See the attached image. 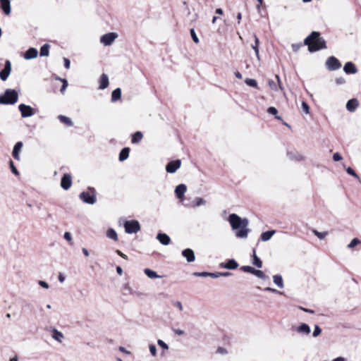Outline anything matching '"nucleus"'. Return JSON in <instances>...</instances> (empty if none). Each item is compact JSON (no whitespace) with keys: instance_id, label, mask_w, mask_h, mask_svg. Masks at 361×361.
Instances as JSON below:
<instances>
[{"instance_id":"11","label":"nucleus","mask_w":361,"mask_h":361,"mask_svg":"<svg viewBox=\"0 0 361 361\" xmlns=\"http://www.w3.org/2000/svg\"><path fill=\"white\" fill-rule=\"evenodd\" d=\"M11 72V63L10 61L6 60L5 62V66L3 70L0 71V78L5 81L8 78L10 73Z\"/></svg>"},{"instance_id":"5","label":"nucleus","mask_w":361,"mask_h":361,"mask_svg":"<svg viewBox=\"0 0 361 361\" xmlns=\"http://www.w3.org/2000/svg\"><path fill=\"white\" fill-rule=\"evenodd\" d=\"M124 228L127 233H136L140 230V225L136 220L126 221L124 223Z\"/></svg>"},{"instance_id":"58","label":"nucleus","mask_w":361,"mask_h":361,"mask_svg":"<svg viewBox=\"0 0 361 361\" xmlns=\"http://www.w3.org/2000/svg\"><path fill=\"white\" fill-rule=\"evenodd\" d=\"M63 62H64L65 68L68 69L70 68V66H71L70 60L68 59H67V58H64L63 59Z\"/></svg>"},{"instance_id":"12","label":"nucleus","mask_w":361,"mask_h":361,"mask_svg":"<svg viewBox=\"0 0 361 361\" xmlns=\"http://www.w3.org/2000/svg\"><path fill=\"white\" fill-rule=\"evenodd\" d=\"M276 81H274L273 80H269V87L275 92H277L279 90H281V91H283V87L281 85L280 78L278 75H276Z\"/></svg>"},{"instance_id":"4","label":"nucleus","mask_w":361,"mask_h":361,"mask_svg":"<svg viewBox=\"0 0 361 361\" xmlns=\"http://www.w3.org/2000/svg\"><path fill=\"white\" fill-rule=\"evenodd\" d=\"M80 199L85 204H94L97 201L96 190L94 188H88L87 191L79 195Z\"/></svg>"},{"instance_id":"8","label":"nucleus","mask_w":361,"mask_h":361,"mask_svg":"<svg viewBox=\"0 0 361 361\" xmlns=\"http://www.w3.org/2000/svg\"><path fill=\"white\" fill-rule=\"evenodd\" d=\"M117 37V33L114 32H109L102 36L100 38V42L104 45H110Z\"/></svg>"},{"instance_id":"44","label":"nucleus","mask_w":361,"mask_h":361,"mask_svg":"<svg viewBox=\"0 0 361 361\" xmlns=\"http://www.w3.org/2000/svg\"><path fill=\"white\" fill-rule=\"evenodd\" d=\"M149 350L151 355L154 357L157 355V347L154 344H150L149 345Z\"/></svg>"},{"instance_id":"38","label":"nucleus","mask_w":361,"mask_h":361,"mask_svg":"<svg viewBox=\"0 0 361 361\" xmlns=\"http://www.w3.org/2000/svg\"><path fill=\"white\" fill-rule=\"evenodd\" d=\"M267 112L269 114H271V115H274L276 118L278 119V120H281V117L279 116H277V114H278V111L277 109L274 107V106H271V107H269L268 109H267Z\"/></svg>"},{"instance_id":"25","label":"nucleus","mask_w":361,"mask_h":361,"mask_svg":"<svg viewBox=\"0 0 361 361\" xmlns=\"http://www.w3.org/2000/svg\"><path fill=\"white\" fill-rule=\"evenodd\" d=\"M22 147H23V143L21 142H18L13 147L12 154H13V157H14V159H16V160L20 159L19 153L21 151Z\"/></svg>"},{"instance_id":"35","label":"nucleus","mask_w":361,"mask_h":361,"mask_svg":"<svg viewBox=\"0 0 361 361\" xmlns=\"http://www.w3.org/2000/svg\"><path fill=\"white\" fill-rule=\"evenodd\" d=\"M58 118L61 122L65 123L67 126H73V122H72L71 119L67 116H65L63 115H59L58 116Z\"/></svg>"},{"instance_id":"42","label":"nucleus","mask_w":361,"mask_h":361,"mask_svg":"<svg viewBox=\"0 0 361 361\" xmlns=\"http://www.w3.org/2000/svg\"><path fill=\"white\" fill-rule=\"evenodd\" d=\"M49 47H41L40 49V56H49Z\"/></svg>"},{"instance_id":"43","label":"nucleus","mask_w":361,"mask_h":361,"mask_svg":"<svg viewBox=\"0 0 361 361\" xmlns=\"http://www.w3.org/2000/svg\"><path fill=\"white\" fill-rule=\"evenodd\" d=\"M59 80H61L62 82H63V85H62V87L60 90V92L63 94L67 86H68V81L66 80V79H63V78H58Z\"/></svg>"},{"instance_id":"49","label":"nucleus","mask_w":361,"mask_h":361,"mask_svg":"<svg viewBox=\"0 0 361 361\" xmlns=\"http://www.w3.org/2000/svg\"><path fill=\"white\" fill-rule=\"evenodd\" d=\"M172 304L173 306L176 307L180 311H183V305L180 301H173Z\"/></svg>"},{"instance_id":"61","label":"nucleus","mask_w":361,"mask_h":361,"mask_svg":"<svg viewBox=\"0 0 361 361\" xmlns=\"http://www.w3.org/2000/svg\"><path fill=\"white\" fill-rule=\"evenodd\" d=\"M298 308L305 312H307V313H310V314H314V311L312 310H310V309H307V308H305V307H298Z\"/></svg>"},{"instance_id":"7","label":"nucleus","mask_w":361,"mask_h":361,"mask_svg":"<svg viewBox=\"0 0 361 361\" xmlns=\"http://www.w3.org/2000/svg\"><path fill=\"white\" fill-rule=\"evenodd\" d=\"M326 68L330 71H336L341 67V63L334 56H330L326 61Z\"/></svg>"},{"instance_id":"24","label":"nucleus","mask_w":361,"mask_h":361,"mask_svg":"<svg viewBox=\"0 0 361 361\" xmlns=\"http://www.w3.org/2000/svg\"><path fill=\"white\" fill-rule=\"evenodd\" d=\"M38 51L36 49L31 47L24 54V58L27 60L35 59L37 56Z\"/></svg>"},{"instance_id":"16","label":"nucleus","mask_w":361,"mask_h":361,"mask_svg":"<svg viewBox=\"0 0 361 361\" xmlns=\"http://www.w3.org/2000/svg\"><path fill=\"white\" fill-rule=\"evenodd\" d=\"M187 191V186L185 184H179L176 187L175 194L178 199H182Z\"/></svg>"},{"instance_id":"27","label":"nucleus","mask_w":361,"mask_h":361,"mask_svg":"<svg viewBox=\"0 0 361 361\" xmlns=\"http://www.w3.org/2000/svg\"><path fill=\"white\" fill-rule=\"evenodd\" d=\"M51 336L54 340L59 343H62V341L64 338L63 334L56 329H53Z\"/></svg>"},{"instance_id":"41","label":"nucleus","mask_w":361,"mask_h":361,"mask_svg":"<svg viewBox=\"0 0 361 361\" xmlns=\"http://www.w3.org/2000/svg\"><path fill=\"white\" fill-rule=\"evenodd\" d=\"M322 333V329L318 326V325H314V331H313V333H312V336L314 338H316L318 336H319Z\"/></svg>"},{"instance_id":"53","label":"nucleus","mask_w":361,"mask_h":361,"mask_svg":"<svg viewBox=\"0 0 361 361\" xmlns=\"http://www.w3.org/2000/svg\"><path fill=\"white\" fill-rule=\"evenodd\" d=\"M63 237H64V238H65L67 241H68L71 244L72 243V236H71V233H69V232H65Z\"/></svg>"},{"instance_id":"64","label":"nucleus","mask_w":361,"mask_h":361,"mask_svg":"<svg viewBox=\"0 0 361 361\" xmlns=\"http://www.w3.org/2000/svg\"><path fill=\"white\" fill-rule=\"evenodd\" d=\"M58 279H59V282H61V283H63V282H64V281H65V279H66V277H65V276H64V275H63L62 274H61V273H60V274H59Z\"/></svg>"},{"instance_id":"26","label":"nucleus","mask_w":361,"mask_h":361,"mask_svg":"<svg viewBox=\"0 0 361 361\" xmlns=\"http://www.w3.org/2000/svg\"><path fill=\"white\" fill-rule=\"evenodd\" d=\"M275 230H271L266 232H264L260 235V239L262 241L266 242L269 240L271 237L275 234Z\"/></svg>"},{"instance_id":"54","label":"nucleus","mask_w":361,"mask_h":361,"mask_svg":"<svg viewBox=\"0 0 361 361\" xmlns=\"http://www.w3.org/2000/svg\"><path fill=\"white\" fill-rule=\"evenodd\" d=\"M325 47H308V51L310 52H314L319 51L321 48H324Z\"/></svg>"},{"instance_id":"57","label":"nucleus","mask_w":361,"mask_h":361,"mask_svg":"<svg viewBox=\"0 0 361 361\" xmlns=\"http://www.w3.org/2000/svg\"><path fill=\"white\" fill-rule=\"evenodd\" d=\"M336 82L337 85H343L345 82V80L343 78L340 77L336 79Z\"/></svg>"},{"instance_id":"32","label":"nucleus","mask_w":361,"mask_h":361,"mask_svg":"<svg viewBox=\"0 0 361 361\" xmlns=\"http://www.w3.org/2000/svg\"><path fill=\"white\" fill-rule=\"evenodd\" d=\"M106 236L114 240V241H117L118 240V235H117V233L116 232V231L114 229V228H109L107 231H106Z\"/></svg>"},{"instance_id":"9","label":"nucleus","mask_w":361,"mask_h":361,"mask_svg":"<svg viewBox=\"0 0 361 361\" xmlns=\"http://www.w3.org/2000/svg\"><path fill=\"white\" fill-rule=\"evenodd\" d=\"M240 269L245 272L250 273L256 276L259 279H265L266 276L264 273L260 270L255 269L250 266H243Z\"/></svg>"},{"instance_id":"33","label":"nucleus","mask_w":361,"mask_h":361,"mask_svg":"<svg viewBox=\"0 0 361 361\" xmlns=\"http://www.w3.org/2000/svg\"><path fill=\"white\" fill-rule=\"evenodd\" d=\"M142 133L140 131H137L133 134L131 142L133 144L139 143L142 140Z\"/></svg>"},{"instance_id":"30","label":"nucleus","mask_w":361,"mask_h":361,"mask_svg":"<svg viewBox=\"0 0 361 361\" xmlns=\"http://www.w3.org/2000/svg\"><path fill=\"white\" fill-rule=\"evenodd\" d=\"M274 283L279 288H283L284 287L283 281L282 276L280 274H276L273 276Z\"/></svg>"},{"instance_id":"17","label":"nucleus","mask_w":361,"mask_h":361,"mask_svg":"<svg viewBox=\"0 0 361 361\" xmlns=\"http://www.w3.org/2000/svg\"><path fill=\"white\" fill-rule=\"evenodd\" d=\"M295 330L298 334L304 335H309L311 332L310 326L305 323L300 324L296 327Z\"/></svg>"},{"instance_id":"55","label":"nucleus","mask_w":361,"mask_h":361,"mask_svg":"<svg viewBox=\"0 0 361 361\" xmlns=\"http://www.w3.org/2000/svg\"><path fill=\"white\" fill-rule=\"evenodd\" d=\"M38 284L46 289H48L49 288V284L44 281H39Z\"/></svg>"},{"instance_id":"60","label":"nucleus","mask_w":361,"mask_h":361,"mask_svg":"<svg viewBox=\"0 0 361 361\" xmlns=\"http://www.w3.org/2000/svg\"><path fill=\"white\" fill-rule=\"evenodd\" d=\"M298 308L305 312H307V313H310V314H314V311L312 310H310V309H307V308H305V307H298Z\"/></svg>"},{"instance_id":"50","label":"nucleus","mask_w":361,"mask_h":361,"mask_svg":"<svg viewBox=\"0 0 361 361\" xmlns=\"http://www.w3.org/2000/svg\"><path fill=\"white\" fill-rule=\"evenodd\" d=\"M157 343L162 348L166 349V350L169 349L168 345L164 341H163L162 340L159 339L157 341Z\"/></svg>"},{"instance_id":"34","label":"nucleus","mask_w":361,"mask_h":361,"mask_svg":"<svg viewBox=\"0 0 361 361\" xmlns=\"http://www.w3.org/2000/svg\"><path fill=\"white\" fill-rule=\"evenodd\" d=\"M252 264L258 268L262 267V262L261 259L256 255L255 250H253L252 255Z\"/></svg>"},{"instance_id":"47","label":"nucleus","mask_w":361,"mask_h":361,"mask_svg":"<svg viewBox=\"0 0 361 361\" xmlns=\"http://www.w3.org/2000/svg\"><path fill=\"white\" fill-rule=\"evenodd\" d=\"M190 34H191V37L192 38L193 42L196 44L198 43L199 39H198V37H197L194 29L190 30Z\"/></svg>"},{"instance_id":"22","label":"nucleus","mask_w":361,"mask_h":361,"mask_svg":"<svg viewBox=\"0 0 361 361\" xmlns=\"http://www.w3.org/2000/svg\"><path fill=\"white\" fill-rule=\"evenodd\" d=\"M109 78L106 74L103 73L99 79V90H104L109 86Z\"/></svg>"},{"instance_id":"19","label":"nucleus","mask_w":361,"mask_h":361,"mask_svg":"<svg viewBox=\"0 0 361 361\" xmlns=\"http://www.w3.org/2000/svg\"><path fill=\"white\" fill-rule=\"evenodd\" d=\"M157 239L159 241L161 244L164 245H168L171 242L170 237L166 233H158L157 235Z\"/></svg>"},{"instance_id":"21","label":"nucleus","mask_w":361,"mask_h":361,"mask_svg":"<svg viewBox=\"0 0 361 361\" xmlns=\"http://www.w3.org/2000/svg\"><path fill=\"white\" fill-rule=\"evenodd\" d=\"M288 157L290 160L300 161L304 159V157L298 152H288Z\"/></svg>"},{"instance_id":"56","label":"nucleus","mask_w":361,"mask_h":361,"mask_svg":"<svg viewBox=\"0 0 361 361\" xmlns=\"http://www.w3.org/2000/svg\"><path fill=\"white\" fill-rule=\"evenodd\" d=\"M264 290L265 291H269V292H271V293H279V294H282L281 292L277 290L276 289H274V288H270V287H267L264 288Z\"/></svg>"},{"instance_id":"62","label":"nucleus","mask_w":361,"mask_h":361,"mask_svg":"<svg viewBox=\"0 0 361 361\" xmlns=\"http://www.w3.org/2000/svg\"><path fill=\"white\" fill-rule=\"evenodd\" d=\"M209 276L214 279L219 278L221 276V272L209 273Z\"/></svg>"},{"instance_id":"63","label":"nucleus","mask_w":361,"mask_h":361,"mask_svg":"<svg viewBox=\"0 0 361 361\" xmlns=\"http://www.w3.org/2000/svg\"><path fill=\"white\" fill-rule=\"evenodd\" d=\"M116 253L121 256L122 258L125 259H128V256L125 254H123L122 252H121L120 250H116Z\"/></svg>"},{"instance_id":"20","label":"nucleus","mask_w":361,"mask_h":361,"mask_svg":"<svg viewBox=\"0 0 361 361\" xmlns=\"http://www.w3.org/2000/svg\"><path fill=\"white\" fill-rule=\"evenodd\" d=\"M358 101L356 99H351L346 104V109L350 112H354L358 106Z\"/></svg>"},{"instance_id":"59","label":"nucleus","mask_w":361,"mask_h":361,"mask_svg":"<svg viewBox=\"0 0 361 361\" xmlns=\"http://www.w3.org/2000/svg\"><path fill=\"white\" fill-rule=\"evenodd\" d=\"M172 330L174 332V334L176 335L181 336V335L184 334V331L181 329H173Z\"/></svg>"},{"instance_id":"45","label":"nucleus","mask_w":361,"mask_h":361,"mask_svg":"<svg viewBox=\"0 0 361 361\" xmlns=\"http://www.w3.org/2000/svg\"><path fill=\"white\" fill-rule=\"evenodd\" d=\"M301 106H302V111L306 114H308L310 113V107H309L308 104L305 102L303 101V102H302Z\"/></svg>"},{"instance_id":"37","label":"nucleus","mask_w":361,"mask_h":361,"mask_svg":"<svg viewBox=\"0 0 361 361\" xmlns=\"http://www.w3.org/2000/svg\"><path fill=\"white\" fill-rule=\"evenodd\" d=\"M312 233L320 240H323L328 235V231L319 232L318 231L313 229Z\"/></svg>"},{"instance_id":"36","label":"nucleus","mask_w":361,"mask_h":361,"mask_svg":"<svg viewBox=\"0 0 361 361\" xmlns=\"http://www.w3.org/2000/svg\"><path fill=\"white\" fill-rule=\"evenodd\" d=\"M205 200L202 197H196L192 202V207H200L201 205L205 204Z\"/></svg>"},{"instance_id":"31","label":"nucleus","mask_w":361,"mask_h":361,"mask_svg":"<svg viewBox=\"0 0 361 361\" xmlns=\"http://www.w3.org/2000/svg\"><path fill=\"white\" fill-rule=\"evenodd\" d=\"M121 97V90L120 88L115 89L111 93V102H115Z\"/></svg>"},{"instance_id":"10","label":"nucleus","mask_w":361,"mask_h":361,"mask_svg":"<svg viewBox=\"0 0 361 361\" xmlns=\"http://www.w3.org/2000/svg\"><path fill=\"white\" fill-rule=\"evenodd\" d=\"M181 166V161L176 159L171 161L166 166V171L169 173H175Z\"/></svg>"},{"instance_id":"1","label":"nucleus","mask_w":361,"mask_h":361,"mask_svg":"<svg viewBox=\"0 0 361 361\" xmlns=\"http://www.w3.org/2000/svg\"><path fill=\"white\" fill-rule=\"evenodd\" d=\"M228 221L233 230H238L235 233L236 237L239 238H246L247 237L249 221L247 219H242L235 214H231L228 216Z\"/></svg>"},{"instance_id":"14","label":"nucleus","mask_w":361,"mask_h":361,"mask_svg":"<svg viewBox=\"0 0 361 361\" xmlns=\"http://www.w3.org/2000/svg\"><path fill=\"white\" fill-rule=\"evenodd\" d=\"M182 255L186 259L188 262H193L195 260L194 251L190 248H186L182 251Z\"/></svg>"},{"instance_id":"40","label":"nucleus","mask_w":361,"mask_h":361,"mask_svg":"<svg viewBox=\"0 0 361 361\" xmlns=\"http://www.w3.org/2000/svg\"><path fill=\"white\" fill-rule=\"evenodd\" d=\"M245 82L252 87H257V82L255 80L252 78H246L245 80Z\"/></svg>"},{"instance_id":"29","label":"nucleus","mask_w":361,"mask_h":361,"mask_svg":"<svg viewBox=\"0 0 361 361\" xmlns=\"http://www.w3.org/2000/svg\"><path fill=\"white\" fill-rule=\"evenodd\" d=\"M144 273L147 276L149 279H160L161 276L158 275L157 273L150 269L146 268L144 269Z\"/></svg>"},{"instance_id":"2","label":"nucleus","mask_w":361,"mask_h":361,"mask_svg":"<svg viewBox=\"0 0 361 361\" xmlns=\"http://www.w3.org/2000/svg\"><path fill=\"white\" fill-rule=\"evenodd\" d=\"M18 94L15 90L7 89L3 95L0 96L1 104H14L18 102Z\"/></svg>"},{"instance_id":"28","label":"nucleus","mask_w":361,"mask_h":361,"mask_svg":"<svg viewBox=\"0 0 361 361\" xmlns=\"http://www.w3.org/2000/svg\"><path fill=\"white\" fill-rule=\"evenodd\" d=\"M130 148L124 147L121 149L119 154V161H123L126 160L129 157Z\"/></svg>"},{"instance_id":"6","label":"nucleus","mask_w":361,"mask_h":361,"mask_svg":"<svg viewBox=\"0 0 361 361\" xmlns=\"http://www.w3.org/2000/svg\"><path fill=\"white\" fill-rule=\"evenodd\" d=\"M18 110L20 112L22 118L31 117L35 114L34 109L29 105L20 104L18 106Z\"/></svg>"},{"instance_id":"23","label":"nucleus","mask_w":361,"mask_h":361,"mask_svg":"<svg viewBox=\"0 0 361 361\" xmlns=\"http://www.w3.org/2000/svg\"><path fill=\"white\" fill-rule=\"evenodd\" d=\"M221 267L228 269H235L238 267V264L234 259H229L226 263H221Z\"/></svg>"},{"instance_id":"18","label":"nucleus","mask_w":361,"mask_h":361,"mask_svg":"<svg viewBox=\"0 0 361 361\" xmlns=\"http://www.w3.org/2000/svg\"><path fill=\"white\" fill-rule=\"evenodd\" d=\"M343 71L346 74H355L357 72V69L355 64L350 61L345 64Z\"/></svg>"},{"instance_id":"51","label":"nucleus","mask_w":361,"mask_h":361,"mask_svg":"<svg viewBox=\"0 0 361 361\" xmlns=\"http://www.w3.org/2000/svg\"><path fill=\"white\" fill-rule=\"evenodd\" d=\"M342 159H343L342 156L338 152H336V153L334 154V155H333V160L334 161H339L342 160Z\"/></svg>"},{"instance_id":"13","label":"nucleus","mask_w":361,"mask_h":361,"mask_svg":"<svg viewBox=\"0 0 361 361\" xmlns=\"http://www.w3.org/2000/svg\"><path fill=\"white\" fill-rule=\"evenodd\" d=\"M72 185V177L68 173H65L61 180V186L63 189L67 190Z\"/></svg>"},{"instance_id":"39","label":"nucleus","mask_w":361,"mask_h":361,"mask_svg":"<svg viewBox=\"0 0 361 361\" xmlns=\"http://www.w3.org/2000/svg\"><path fill=\"white\" fill-rule=\"evenodd\" d=\"M361 243L360 240H359L357 238H353L350 243L347 245L348 248H353L357 245H360Z\"/></svg>"},{"instance_id":"48","label":"nucleus","mask_w":361,"mask_h":361,"mask_svg":"<svg viewBox=\"0 0 361 361\" xmlns=\"http://www.w3.org/2000/svg\"><path fill=\"white\" fill-rule=\"evenodd\" d=\"M193 275L195 276H200V277H207L209 276V272H194Z\"/></svg>"},{"instance_id":"3","label":"nucleus","mask_w":361,"mask_h":361,"mask_svg":"<svg viewBox=\"0 0 361 361\" xmlns=\"http://www.w3.org/2000/svg\"><path fill=\"white\" fill-rule=\"evenodd\" d=\"M303 45H326V41L319 32L313 31L305 39Z\"/></svg>"},{"instance_id":"15","label":"nucleus","mask_w":361,"mask_h":361,"mask_svg":"<svg viewBox=\"0 0 361 361\" xmlns=\"http://www.w3.org/2000/svg\"><path fill=\"white\" fill-rule=\"evenodd\" d=\"M0 8L6 16L10 15L11 11L10 0H0Z\"/></svg>"},{"instance_id":"46","label":"nucleus","mask_w":361,"mask_h":361,"mask_svg":"<svg viewBox=\"0 0 361 361\" xmlns=\"http://www.w3.org/2000/svg\"><path fill=\"white\" fill-rule=\"evenodd\" d=\"M346 171L349 175H351L357 179L359 178L358 175L355 172V171L351 167H348L346 169Z\"/></svg>"},{"instance_id":"52","label":"nucleus","mask_w":361,"mask_h":361,"mask_svg":"<svg viewBox=\"0 0 361 361\" xmlns=\"http://www.w3.org/2000/svg\"><path fill=\"white\" fill-rule=\"evenodd\" d=\"M10 167H11V171L15 174V175H18L19 173H18V171L17 170V169L15 167L14 164H13V162L12 161H10Z\"/></svg>"}]
</instances>
